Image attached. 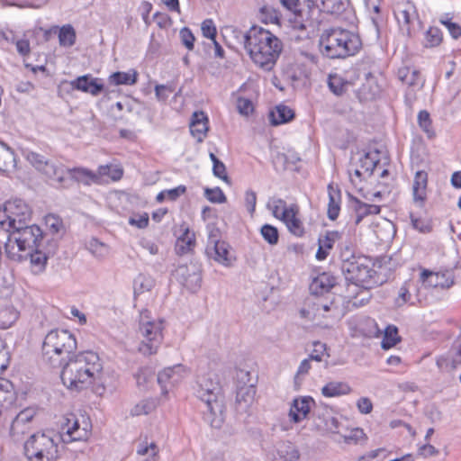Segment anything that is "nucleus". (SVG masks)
Returning a JSON list of instances; mask_svg holds the SVG:
<instances>
[{
    "instance_id": "obj_1",
    "label": "nucleus",
    "mask_w": 461,
    "mask_h": 461,
    "mask_svg": "<svg viewBox=\"0 0 461 461\" xmlns=\"http://www.w3.org/2000/svg\"><path fill=\"white\" fill-rule=\"evenodd\" d=\"M339 249L340 269L347 281L365 287L383 284L384 280L374 268L385 267L392 259L390 257L383 256L373 261L371 258L357 253L350 240L340 242Z\"/></svg>"
},
{
    "instance_id": "obj_2",
    "label": "nucleus",
    "mask_w": 461,
    "mask_h": 461,
    "mask_svg": "<svg viewBox=\"0 0 461 461\" xmlns=\"http://www.w3.org/2000/svg\"><path fill=\"white\" fill-rule=\"evenodd\" d=\"M27 160L39 171L44 174L53 182L57 188H68L73 181L89 185L92 183H100L101 176L108 175V167L101 166L99 173L85 167H66L61 163H56L47 159L43 155L30 151L27 153Z\"/></svg>"
},
{
    "instance_id": "obj_3",
    "label": "nucleus",
    "mask_w": 461,
    "mask_h": 461,
    "mask_svg": "<svg viewBox=\"0 0 461 461\" xmlns=\"http://www.w3.org/2000/svg\"><path fill=\"white\" fill-rule=\"evenodd\" d=\"M232 33L240 39L251 59L265 71H270L281 53L280 40L267 30L253 26L246 33L233 29Z\"/></svg>"
},
{
    "instance_id": "obj_4",
    "label": "nucleus",
    "mask_w": 461,
    "mask_h": 461,
    "mask_svg": "<svg viewBox=\"0 0 461 461\" xmlns=\"http://www.w3.org/2000/svg\"><path fill=\"white\" fill-rule=\"evenodd\" d=\"M61 366L63 384L76 391H81L90 385L102 369L99 357L93 351L73 355Z\"/></svg>"
},
{
    "instance_id": "obj_5",
    "label": "nucleus",
    "mask_w": 461,
    "mask_h": 461,
    "mask_svg": "<svg viewBox=\"0 0 461 461\" xmlns=\"http://www.w3.org/2000/svg\"><path fill=\"white\" fill-rule=\"evenodd\" d=\"M319 48L328 59H343L356 55L362 48V41L357 33L334 26L322 31Z\"/></svg>"
},
{
    "instance_id": "obj_6",
    "label": "nucleus",
    "mask_w": 461,
    "mask_h": 461,
    "mask_svg": "<svg viewBox=\"0 0 461 461\" xmlns=\"http://www.w3.org/2000/svg\"><path fill=\"white\" fill-rule=\"evenodd\" d=\"M8 232V238L5 242V256L17 263H22L23 257L29 255L30 251H35L37 248H41L50 239L49 234L43 233L36 224L20 226Z\"/></svg>"
},
{
    "instance_id": "obj_7",
    "label": "nucleus",
    "mask_w": 461,
    "mask_h": 461,
    "mask_svg": "<svg viewBox=\"0 0 461 461\" xmlns=\"http://www.w3.org/2000/svg\"><path fill=\"white\" fill-rule=\"evenodd\" d=\"M77 349L75 336L67 330H52L42 343L43 360L52 367H60Z\"/></svg>"
},
{
    "instance_id": "obj_8",
    "label": "nucleus",
    "mask_w": 461,
    "mask_h": 461,
    "mask_svg": "<svg viewBox=\"0 0 461 461\" xmlns=\"http://www.w3.org/2000/svg\"><path fill=\"white\" fill-rule=\"evenodd\" d=\"M59 437L53 432L32 434L23 444V454L28 461H57L59 456Z\"/></svg>"
},
{
    "instance_id": "obj_9",
    "label": "nucleus",
    "mask_w": 461,
    "mask_h": 461,
    "mask_svg": "<svg viewBox=\"0 0 461 461\" xmlns=\"http://www.w3.org/2000/svg\"><path fill=\"white\" fill-rule=\"evenodd\" d=\"M194 393L198 399L204 402L211 416L215 417L218 414H222L221 386L215 374L209 373L198 376Z\"/></svg>"
},
{
    "instance_id": "obj_10",
    "label": "nucleus",
    "mask_w": 461,
    "mask_h": 461,
    "mask_svg": "<svg viewBox=\"0 0 461 461\" xmlns=\"http://www.w3.org/2000/svg\"><path fill=\"white\" fill-rule=\"evenodd\" d=\"M149 312L145 310L140 313V332L143 339L139 346V351L149 356L156 354L163 340L162 321H149Z\"/></svg>"
},
{
    "instance_id": "obj_11",
    "label": "nucleus",
    "mask_w": 461,
    "mask_h": 461,
    "mask_svg": "<svg viewBox=\"0 0 461 461\" xmlns=\"http://www.w3.org/2000/svg\"><path fill=\"white\" fill-rule=\"evenodd\" d=\"M30 206L22 199L15 198L6 201L4 204V215L5 219L0 220V228L10 230L26 225L32 218Z\"/></svg>"
},
{
    "instance_id": "obj_12",
    "label": "nucleus",
    "mask_w": 461,
    "mask_h": 461,
    "mask_svg": "<svg viewBox=\"0 0 461 461\" xmlns=\"http://www.w3.org/2000/svg\"><path fill=\"white\" fill-rule=\"evenodd\" d=\"M58 250V240L50 238L46 240V244L41 248H37L35 251H30L29 255L23 257V262L30 259L33 273H41L44 271L48 258L53 256Z\"/></svg>"
},
{
    "instance_id": "obj_13",
    "label": "nucleus",
    "mask_w": 461,
    "mask_h": 461,
    "mask_svg": "<svg viewBox=\"0 0 461 461\" xmlns=\"http://www.w3.org/2000/svg\"><path fill=\"white\" fill-rule=\"evenodd\" d=\"M205 254L209 258H212L224 266L230 265L229 245L225 241L219 240L218 230H212L210 232Z\"/></svg>"
},
{
    "instance_id": "obj_14",
    "label": "nucleus",
    "mask_w": 461,
    "mask_h": 461,
    "mask_svg": "<svg viewBox=\"0 0 461 461\" xmlns=\"http://www.w3.org/2000/svg\"><path fill=\"white\" fill-rule=\"evenodd\" d=\"M62 430L63 432L59 437V440H62L63 443L86 440L90 435V426L86 423L85 427L81 428L78 420L75 416L67 419Z\"/></svg>"
},
{
    "instance_id": "obj_15",
    "label": "nucleus",
    "mask_w": 461,
    "mask_h": 461,
    "mask_svg": "<svg viewBox=\"0 0 461 461\" xmlns=\"http://www.w3.org/2000/svg\"><path fill=\"white\" fill-rule=\"evenodd\" d=\"M70 86L75 90L82 91L94 96H97L104 92V86L102 83V79L93 77L90 74L77 77L70 82Z\"/></svg>"
},
{
    "instance_id": "obj_16",
    "label": "nucleus",
    "mask_w": 461,
    "mask_h": 461,
    "mask_svg": "<svg viewBox=\"0 0 461 461\" xmlns=\"http://www.w3.org/2000/svg\"><path fill=\"white\" fill-rule=\"evenodd\" d=\"M176 280L187 290L194 293L201 287L202 276L194 267L179 266L176 270Z\"/></svg>"
},
{
    "instance_id": "obj_17",
    "label": "nucleus",
    "mask_w": 461,
    "mask_h": 461,
    "mask_svg": "<svg viewBox=\"0 0 461 461\" xmlns=\"http://www.w3.org/2000/svg\"><path fill=\"white\" fill-rule=\"evenodd\" d=\"M298 212V205L295 203L291 204L288 210L281 212L280 220L285 223L291 233L297 237H302L304 234V228L301 220L297 218Z\"/></svg>"
},
{
    "instance_id": "obj_18",
    "label": "nucleus",
    "mask_w": 461,
    "mask_h": 461,
    "mask_svg": "<svg viewBox=\"0 0 461 461\" xmlns=\"http://www.w3.org/2000/svg\"><path fill=\"white\" fill-rule=\"evenodd\" d=\"M348 199L351 208L356 214L355 223L357 225L359 224L365 217L377 215L381 212V206L366 203L350 194H348Z\"/></svg>"
},
{
    "instance_id": "obj_19",
    "label": "nucleus",
    "mask_w": 461,
    "mask_h": 461,
    "mask_svg": "<svg viewBox=\"0 0 461 461\" xmlns=\"http://www.w3.org/2000/svg\"><path fill=\"white\" fill-rule=\"evenodd\" d=\"M35 414V411L32 408H26L21 411L12 421L10 428L11 436L15 437L24 434L29 429L28 425L32 420Z\"/></svg>"
},
{
    "instance_id": "obj_20",
    "label": "nucleus",
    "mask_w": 461,
    "mask_h": 461,
    "mask_svg": "<svg viewBox=\"0 0 461 461\" xmlns=\"http://www.w3.org/2000/svg\"><path fill=\"white\" fill-rule=\"evenodd\" d=\"M312 404H314V400L311 396L294 399L289 412L291 420L295 423L302 421L310 412Z\"/></svg>"
},
{
    "instance_id": "obj_21",
    "label": "nucleus",
    "mask_w": 461,
    "mask_h": 461,
    "mask_svg": "<svg viewBox=\"0 0 461 461\" xmlns=\"http://www.w3.org/2000/svg\"><path fill=\"white\" fill-rule=\"evenodd\" d=\"M185 369L182 365H176L171 367H167L159 372L157 377L158 383L160 384L162 390L167 389V384L176 385L184 377Z\"/></svg>"
},
{
    "instance_id": "obj_22",
    "label": "nucleus",
    "mask_w": 461,
    "mask_h": 461,
    "mask_svg": "<svg viewBox=\"0 0 461 461\" xmlns=\"http://www.w3.org/2000/svg\"><path fill=\"white\" fill-rule=\"evenodd\" d=\"M336 285V277L327 272L318 275L310 285L312 294L319 296L328 294Z\"/></svg>"
},
{
    "instance_id": "obj_23",
    "label": "nucleus",
    "mask_w": 461,
    "mask_h": 461,
    "mask_svg": "<svg viewBox=\"0 0 461 461\" xmlns=\"http://www.w3.org/2000/svg\"><path fill=\"white\" fill-rule=\"evenodd\" d=\"M208 127V117L203 112H194L192 115L190 122L191 134L197 140L198 142H202L206 137Z\"/></svg>"
},
{
    "instance_id": "obj_24",
    "label": "nucleus",
    "mask_w": 461,
    "mask_h": 461,
    "mask_svg": "<svg viewBox=\"0 0 461 461\" xmlns=\"http://www.w3.org/2000/svg\"><path fill=\"white\" fill-rule=\"evenodd\" d=\"M420 280L427 286L434 288H449L453 284V280L445 277L444 274L434 273L428 269H423L420 273Z\"/></svg>"
},
{
    "instance_id": "obj_25",
    "label": "nucleus",
    "mask_w": 461,
    "mask_h": 461,
    "mask_svg": "<svg viewBox=\"0 0 461 461\" xmlns=\"http://www.w3.org/2000/svg\"><path fill=\"white\" fill-rule=\"evenodd\" d=\"M329 203H328V218L335 221L339 214L341 203V191L338 186L333 184L328 185Z\"/></svg>"
},
{
    "instance_id": "obj_26",
    "label": "nucleus",
    "mask_w": 461,
    "mask_h": 461,
    "mask_svg": "<svg viewBox=\"0 0 461 461\" xmlns=\"http://www.w3.org/2000/svg\"><path fill=\"white\" fill-rule=\"evenodd\" d=\"M195 246V235L188 227L183 229V233L177 238L175 250L179 256L191 252Z\"/></svg>"
},
{
    "instance_id": "obj_27",
    "label": "nucleus",
    "mask_w": 461,
    "mask_h": 461,
    "mask_svg": "<svg viewBox=\"0 0 461 461\" xmlns=\"http://www.w3.org/2000/svg\"><path fill=\"white\" fill-rule=\"evenodd\" d=\"M313 5L319 8L321 12L340 14L348 5V0H314Z\"/></svg>"
},
{
    "instance_id": "obj_28",
    "label": "nucleus",
    "mask_w": 461,
    "mask_h": 461,
    "mask_svg": "<svg viewBox=\"0 0 461 461\" xmlns=\"http://www.w3.org/2000/svg\"><path fill=\"white\" fill-rule=\"evenodd\" d=\"M294 118V112L290 107L279 104L276 107V111H271L269 119L271 124L277 126L291 122Z\"/></svg>"
},
{
    "instance_id": "obj_29",
    "label": "nucleus",
    "mask_w": 461,
    "mask_h": 461,
    "mask_svg": "<svg viewBox=\"0 0 461 461\" xmlns=\"http://www.w3.org/2000/svg\"><path fill=\"white\" fill-rule=\"evenodd\" d=\"M255 395L256 387L252 384L239 386L236 393V402L240 408L246 409L252 404Z\"/></svg>"
},
{
    "instance_id": "obj_30",
    "label": "nucleus",
    "mask_w": 461,
    "mask_h": 461,
    "mask_svg": "<svg viewBox=\"0 0 461 461\" xmlns=\"http://www.w3.org/2000/svg\"><path fill=\"white\" fill-rule=\"evenodd\" d=\"M352 391L348 384L345 382L332 381L321 388V393L325 397H338L347 395Z\"/></svg>"
},
{
    "instance_id": "obj_31",
    "label": "nucleus",
    "mask_w": 461,
    "mask_h": 461,
    "mask_svg": "<svg viewBox=\"0 0 461 461\" xmlns=\"http://www.w3.org/2000/svg\"><path fill=\"white\" fill-rule=\"evenodd\" d=\"M428 185V174L420 170L417 171L413 180V197L415 201L424 202L426 198V188Z\"/></svg>"
},
{
    "instance_id": "obj_32",
    "label": "nucleus",
    "mask_w": 461,
    "mask_h": 461,
    "mask_svg": "<svg viewBox=\"0 0 461 461\" xmlns=\"http://www.w3.org/2000/svg\"><path fill=\"white\" fill-rule=\"evenodd\" d=\"M394 14L399 23L406 25H409L411 20L418 16L416 6L410 1L399 5Z\"/></svg>"
},
{
    "instance_id": "obj_33",
    "label": "nucleus",
    "mask_w": 461,
    "mask_h": 461,
    "mask_svg": "<svg viewBox=\"0 0 461 461\" xmlns=\"http://www.w3.org/2000/svg\"><path fill=\"white\" fill-rule=\"evenodd\" d=\"M350 86V82L343 78L341 76L338 74H330L328 77V86L331 93H333L337 96H340L344 95L348 86Z\"/></svg>"
},
{
    "instance_id": "obj_34",
    "label": "nucleus",
    "mask_w": 461,
    "mask_h": 461,
    "mask_svg": "<svg viewBox=\"0 0 461 461\" xmlns=\"http://www.w3.org/2000/svg\"><path fill=\"white\" fill-rule=\"evenodd\" d=\"M77 34L70 24L63 25L59 32V42L62 47L69 48L76 43Z\"/></svg>"
},
{
    "instance_id": "obj_35",
    "label": "nucleus",
    "mask_w": 461,
    "mask_h": 461,
    "mask_svg": "<svg viewBox=\"0 0 461 461\" xmlns=\"http://www.w3.org/2000/svg\"><path fill=\"white\" fill-rule=\"evenodd\" d=\"M400 341L401 337L398 335V328L394 325L387 326L382 340V348L384 349H389Z\"/></svg>"
},
{
    "instance_id": "obj_36",
    "label": "nucleus",
    "mask_w": 461,
    "mask_h": 461,
    "mask_svg": "<svg viewBox=\"0 0 461 461\" xmlns=\"http://www.w3.org/2000/svg\"><path fill=\"white\" fill-rule=\"evenodd\" d=\"M109 82L113 85H133L137 82V73L133 72V74L126 73V72H114L113 73L109 78Z\"/></svg>"
},
{
    "instance_id": "obj_37",
    "label": "nucleus",
    "mask_w": 461,
    "mask_h": 461,
    "mask_svg": "<svg viewBox=\"0 0 461 461\" xmlns=\"http://www.w3.org/2000/svg\"><path fill=\"white\" fill-rule=\"evenodd\" d=\"M155 285V280L146 275H139L134 280V294H140L150 291Z\"/></svg>"
},
{
    "instance_id": "obj_38",
    "label": "nucleus",
    "mask_w": 461,
    "mask_h": 461,
    "mask_svg": "<svg viewBox=\"0 0 461 461\" xmlns=\"http://www.w3.org/2000/svg\"><path fill=\"white\" fill-rule=\"evenodd\" d=\"M443 40V34L438 27H429L424 35V46L434 48L438 46Z\"/></svg>"
},
{
    "instance_id": "obj_39",
    "label": "nucleus",
    "mask_w": 461,
    "mask_h": 461,
    "mask_svg": "<svg viewBox=\"0 0 461 461\" xmlns=\"http://www.w3.org/2000/svg\"><path fill=\"white\" fill-rule=\"evenodd\" d=\"M0 399L10 405L16 399L14 385L9 380L0 378Z\"/></svg>"
},
{
    "instance_id": "obj_40",
    "label": "nucleus",
    "mask_w": 461,
    "mask_h": 461,
    "mask_svg": "<svg viewBox=\"0 0 461 461\" xmlns=\"http://www.w3.org/2000/svg\"><path fill=\"white\" fill-rule=\"evenodd\" d=\"M45 224L49 230V238H55L59 240L58 235L63 228V223L60 218L53 214H49L45 217Z\"/></svg>"
},
{
    "instance_id": "obj_41",
    "label": "nucleus",
    "mask_w": 461,
    "mask_h": 461,
    "mask_svg": "<svg viewBox=\"0 0 461 461\" xmlns=\"http://www.w3.org/2000/svg\"><path fill=\"white\" fill-rule=\"evenodd\" d=\"M418 123L421 130L427 134L428 138L435 137V131L432 127V121L428 111L421 110L418 114Z\"/></svg>"
},
{
    "instance_id": "obj_42",
    "label": "nucleus",
    "mask_w": 461,
    "mask_h": 461,
    "mask_svg": "<svg viewBox=\"0 0 461 461\" xmlns=\"http://www.w3.org/2000/svg\"><path fill=\"white\" fill-rule=\"evenodd\" d=\"M263 239L271 246H275L279 241V231L276 227L271 224H264L260 229Z\"/></svg>"
},
{
    "instance_id": "obj_43",
    "label": "nucleus",
    "mask_w": 461,
    "mask_h": 461,
    "mask_svg": "<svg viewBox=\"0 0 461 461\" xmlns=\"http://www.w3.org/2000/svg\"><path fill=\"white\" fill-rule=\"evenodd\" d=\"M14 161V154L11 148L5 142L0 141V170L5 171L9 164Z\"/></svg>"
},
{
    "instance_id": "obj_44",
    "label": "nucleus",
    "mask_w": 461,
    "mask_h": 461,
    "mask_svg": "<svg viewBox=\"0 0 461 461\" xmlns=\"http://www.w3.org/2000/svg\"><path fill=\"white\" fill-rule=\"evenodd\" d=\"M342 237V233L338 230H327L326 233L320 237L318 240V244L322 248L330 250L334 243L339 240Z\"/></svg>"
},
{
    "instance_id": "obj_45",
    "label": "nucleus",
    "mask_w": 461,
    "mask_h": 461,
    "mask_svg": "<svg viewBox=\"0 0 461 461\" xmlns=\"http://www.w3.org/2000/svg\"><path fill=\"white\" fill-rule=\"evenodd\" d=\"M156 402L152 399H146L140 402L131 409V414L134 416L149 414L156 409Z\"/></svg>"
},
{
    "instance_id": "obj_46",
    "label": "nucleus",
    "mask_w": 461,
    "mask_h": 461,
    "mask_svg": "<svg viewBox=\"0 0 461 461\" xmlns=\"http://www.w3.org/2000/svg\"><path fill=\"white\" fill-rule=\"evenodd\" d=\"M378 163L379 159L376 158V156L374 157L371 153H366L360 158V166L365 170V172L368 174V176L373 175L374 170Z\"/></svg>"
},
{
    "instance_id": "obj_47",
    "label": "nucleus",
    "mask_w": 461,
    "mask_h": 461,
    "mask_svg": "<svg viewBox=\"0 0 461 461\" xmlns=\"http://www.w3.org/2000/svg\"><path fill=\"white\" fill-rule=\"evenodd\" d=\"M267 206L272 212L273 216L279 220L281 212L285 210H288L286 202L281 198H271Z\"/></svg>"
},
{
    "instance_id": "obj_48",
    "label": "nucleus",
    "mask_w": 461,
    "mask_h": 461,
    "mask_svg": "<svg viewBox=\"0 0 461 461\" xmlns=\"http://www.w3.org/2000/svg\"><path fill=\"white\" fill-rule=\"evenodd\" d=\"M204 195L211 203H222L226 202V196L220 187L205 188Z\"/></svg>"
},
{
    "instance_id": "obj_49",
    "label": "nucleus",
    "mask_w": 461,
    "mask_h": 461,
    "mask_svg": "<svg viewBox=\"0 0 461 461\" xmlns=\"http://www.w3.org/2000/svg\"><path fill=\"white\" fill-rule=\"evenodd\" d=\"M149 450L152 451V455L144 461H157L156 456L158 455V447L154 442H151L149 445H148L147 442L140 443L136 451L138 455L144 456L149 453Z\"/></svg>"
},
{
    "instance_id": "obj_50",
    "label": "nucleus",
    "mask_w": 461,
    "mask_h": 461,
    "mask_svg": "<svg viewBox=\"0 0 461 461\" xmlns=\"http://www.w3.org/2000/svg\"><path fill=\"white\" fill-rule=\"evenodd\" d=\"M176 90V85L174 83H168L166 85H158L155 87V94L159 101H166L169 95L174 93Z\"/></svg>"
},
{
    "instance_id": "obj_51",
    "label": "nucleus",
    "mask_w": 461,
    "mask_h": 461,
    "mask_svg": "<svg viewBox=\"0 0 461 461\" xmlns=\"http://www.w3.org/2000/svg\"><path fill=\"white\" fill-rule=\"evenodd\" d=\"M181 43L188 50H193L194 48L195 38L188 27H184L179 32Z\"/></svg>"
},
{
    "instance_id": "obj_52",
    "label": "nucleus",
    "mask_w": 461,
    "mask_h": 461,
    "mask_svg": "<svg viewBox=\"0 0 461 461\" xmlns=\"http://www.w3.org/2000/svg\"><path fill=\"white\" fill-rule=\"evenodd\" d=\"M154 373L149 367H140L134 375L138 386H144L153 377Z\"/></svg>"
},
{
    "instance_id": "obj_53",
    "label": "nucleus",
    "mask_w": 461,
    "mask_h": 461,
    "mask_svg": "<svg viewBox=\"0 0 461 461\" xmlns=\"http://www.w3.org/2000/svg\"><path fill=\"white\" fill-rule=\"evenodd\" d=\"M411 222L413 229L417 230L421 233H429L432 230L430 222L422 218H417L411 214Z\"/></svg>"
},
{
    "instance_id": "obj_54",
    "label": "nucleus",
    "mask_w": 461,
    "mask_h": 461,
    "mask_svg": "<svg viewBox=\"0 0 461 461\" xmlns=\"http://www.w3.org/2000/svg\"><path fill=\"white\" fill-rule=\"evenodd\" d=\"M314 304L316 305L317 312L322 310L325 312H330L333 315L339 312V306L335 303L334 297H332L329 302L318 299V302L314 303Z\"/></svg>"
},
{
    "instance_id": "obj_55",
    "label": "nucleus",
    "mask_w": 461,
    "mask_h": 461,
    "mask_svg": "<svg viewBox=\"0 0 461 461\" xmlns=\"http://www.w3.org/2000/svg\"><path fill=\"white\" fill-rule=\"evenodd\" d=\"M326 355L327 357H329V354L327 353V347H326V344L324 343H321L320 341H316L313 343V350L312 351V353L309 355V358L311 360H315V361H321L322 360V357Z\"/></svg>"
},
{
    "instance_id": "obj_56",
    "label": "nucleus",
    "mask_w": 461,
    "mask_h": 461,
    "mask_svg": "<svg viewBox=\"0 0 461 461\" xmlns=\"http://www.w3.org/2000/svg\"><path fill=\"white\" fill-rule=\"evenodd\" d=\"M202 33L205 38L210 39L211 41L215 40L217 30L214 25V23L212 19H206L202 23L201 25Z\"/></svg>"
},
{
    "instance_id": "obj_57",
    "label": "nucleus",
    "mask_w": 461,
    "mask_h": 461,
    "mask_svg": "<svg viewBox=\"0 0 461 461\" xmlns=\"http://www.w3.org/2000/svg\"><path fill=\"white\" fill-rule=\"evenodd\" d=\"M212 173L216 177L223 180L224 182L228 184L230 183V177L226 171V167L221 160L216 161L215 164L212 165Z\"/></svg>"
},
{
    "instance_id": "obj_58",
    "label": "nucleus",
    "mask_w": 461,
    "mask_h": 461,
    "mask_svg": "<svg viewBox=\"0 0 461 461\" xmlns=\"http://www.w3.org/2000/svg\"><path fill=\"white\" fill-rule=\"evenodd\" d=\"M237 108L239 113L243 115H249L254 110L252 102L249 99L243 97L238 98Z\"/></svg>"
},
{
    "instance_id": "obj_59",
    "label": "nucleus",
    "mask_w": 461,
    "mask_h": 461,
    "mask_svg": "<svg viewBox=\"0 0 461 461\" xmlns=\"http://www.w3.org/2000/svg\"><path fill=\"white\" fill-rule=\"evenodd\" d=\"M10 354L6 348L5 344L3 341H0V375L4 373L5 370L9 366Z\"/></svg>"
},
{
    "instance_id": "obj_60",
    "label": "nucleus",
    "mask_w": 461,
    "mask_h": 461,
    "mask_svg": "<svg viewBox=\"0 0 461 461\" xmlns=\"http://www.w3.org/2000/svg\"><path fill=\"white\" fill-rule=\"evenodd\" d=\"M411 299V294L409 292V288L406 286V283L401 286L398 292V296L395 299V305L397 307H402L406 303H408Z\"/></svg>"
},
{
    "instance_id": "obj_61",
    "label": "nucleus",
    "mask_w": 461,
    "mask_h": 461,
    "mask_svg": "<svg viewBox=\"0 0 461 461\" xmlns=\"http://www.w3.org/2000/svg\"><path fill=\"white\" fill-rule=\"evenodd\" d=\"M409 86H419L422 87L423 83L420 79V73L417 69H411L410 73L408 74V77L405 81V83Z\"/></svg>"
},
{
    "instance_id": "obj_62",
    "label": "nucleus",
    "mask_w": 461,
    "mask_h": 461,
    "mask_svg": "<svg viewBox=\"0 0 461 461\" xmlns=\"http://www.w3.org/2000/svg\"><path fill=\"white\" fill-rule=\"evenodd\" d=\"M257 194L252 190H248L245 193V205L248 212L252 215L256 209Z\"/></svg>"
},
{
    "instance_id": "obj_63",
    "label": "nucleus",
    "mask_w": 461,
    "mask_h": 461,
    "mask_svg": "<svg viewBox=\"0 0 461 461\" xmlns=\"http://www.w3.org/2000/svg\"><path fill=\"white\" fill-rule=\"evenodd\" d=\"M357 407L360 413L369 414L373 411V402L368 397H360L357 402Z\"/></svg>"
},
{
    "instance_id": "obj_64",
    "label": "nucleus",
    "mask_w": 461,
    "mask_h": 461,
    "mask_svg": "<svg viewBox=\"0 0 461 461\" xmlns=\"http://www.w3.org/2000/svg\"><path fill=\"white\" fill-rule=\"evenodd\" d=\"M17 52L23 57H27L31 53L30 41L27 39H21L14 41Z\"/></svg>"
}]
</instances>
